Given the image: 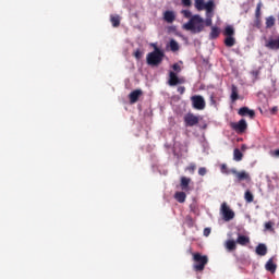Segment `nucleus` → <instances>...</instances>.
<instances>
[{"mask_svg": "<svg viewBox=\"0 0 279 279\" xmlns=\"http://www.w3.org/2000/svg\"><path fill=\"white\" fill-rule=\"evenodd\" d=\"M174 199L179 202V204H184L186 202V193L175 192Z\"/></svg>", "mask_w": 279, "mask_h": 279, "instance_id": "6ab92c4d", "label": "nucleus"}, {"mask_svg": "<svg viewBox=\"0 0 279 279\" xmlns=\"http://www.w3.org/2000/svg\"><path fill=\"white\" fill-rule=\"evenodd\" d=\"M221 169H227L226 165H222V166H221Z\"/></svg>", "mask_w": 279, "mask_h": 279, "instance_id": "a18cd8bd", "label": "nucleus"}, {"mask_svg": "<svg viewBox=\"0 0 279 279\" xmlns=\"http://www.w3.org/2000/svg\"><path fill=\"white\" fill-rule=\"evenodd\" d=\"M211 101H215V99L213 98V96H211Z\"/></svg>", "mask_w": 279, "mask_h": 279, "instance_id": "49530a36", "label": "nucleus"}, {"mask_svg": "<svg viewBox=\"0 0 279 279\" xmlns=\"http://www.w3.org/2000/svg\"><path fill=\"white\" fill-rule=\"evenodd\" d=\"M168 84H169V86H178V84H186V78L179 77L175 72L170 71Z\"/></svg>", "mask_w": 279, "mask_h": 279, "instance_id": "0eeeda50", "label": "nucleus"}, {"mask_svg": "<svg viewBox=\"0 0 279 279\" xmlns=\"http://www.w3.org/2000/svg\"><path fill=\"white\" fill-rule=\"evenodd\" d=\"M210 235V228H205L204 229V236H209Z\"/></svg>", "mask_w": 279, "mask_h": 279, "instance_id": "79ce46f5", "label": "nucleus"}, {"mask_svg": "<svg viewBox=\"0 0 279 279\" xmlns=\"http://www.w3.org/2000/svg\"><path fill=\"white\" fill-rule=\"evenodd\" d=\"M170 49L173 52L180 51V45L178 44V41H175L174 39H171L170 40Z\"/></svg>", "mask_w": 279, "mask_h": 279, "instance_id": "cd10ccee", "label": "nucleus"}, {"mask_svg": "<svg viewBox=\"0 0 279 279\" xmlns=\"http://www.w3.org/2000/svg\"><path fill=\"white\" fill-rule=\"evenodd\" d=\"M153 47L154 51L147 54L146 62L149 64V66H158V64H161L165 58V51L160 50L156 44H153Z\"/></svg>", "mask_w": 279, "mask_h": 279, "instance_id": "f03ea898", "label": "nucleus"}, {"mask_svg": "<svg viewBox=\"0 0 279 279\" xmlns=\"http://www.w3.org/2000/svg\"><path fill=\"white\" fill-rule=\"evenodd\" d=\"M265 47L267 49H270L271 51H278L279 50V36L277 38L270 37L265 43Z\"/></svg>", "mask_w": 279, "mask_h": 279, "instance_id": "9d476101", "label": "nucleus"}, {"mask_svg": "<svg viewBox=\"0 0 279 279\" xmlns=\"http://www.w3.org/2000/svg\"><path fill=\"white\" fill-rule=\"evenodd\" d=\"M204 10H206V14H215V0H209L205 3Z\"/></svg>", "mask_w": 279, "mask_h": 279, "instance_id": "dca6fc26", "label": "nucleus"}, {"mask_svg": "<svg viewBox=\"0 0 279 279\" xmlns=\"http://www.w3.org/2000/svg\"><path fill=\"white\" fill-rule=\"evenodd\" d=\"M274 221H268L265 223V230H269V232H274Z\"/></svg>", "mask_w": 279, "mask_h": 279, "instance_id": "473e14b6", "label": "nucleus"}, {"mask_svg": "<svg viewBox=\"0 0 279 279\" xmlns=\"http://www.w3.org/2000/svg\"><path fill=\"white\" fill-rule=\"evenodd\" d=\"M239 100V88L235 85L231 86V101L234 102Z\"/></svg>", "mask_w": 279, "mask_h": 279, "instance_id": "412c9836", "label": "nucleus"}, {"mask_svg": "<svg viewBox=\"0 0 279 279\" xmlns=\"http://www.w3.org/2000/svg\"><path fill=\"white\" fill-rule=\"evenodd\" d=\"M110 22L113 27H119V25H121V17L119 15H111Z\"/></svg>", "mask_w": 279, "mask_h": 279, "instance_id": "5701e85b", "label": "nucleus"}, {"mask_svg": "<svg viewBox=\"0 0 279 279\" xmlns=\"http://www.w3.org/2000/svg\"><path fill=\"white\" fill-rule=\"evenodd\" d=\"M177 92L179 93V95H184V93H186V87L184 86H179L177 88Z\"/></svg>", "mask_w": 279, "mask_h": 279, "instance_id": "4c0bfd02", "label": "nucleus"}, {"mask_svg": "<svg viewBox=\"0 0 279 279\" xmlns=\"http://www.w3.org/2000/svg\"><path fill=\"white\" fill-rule=\"evenodd\" d=\"M220 213L225 221H232V219H234V211L230 209L228 203L221 204Z\"/></svg>", "mask_w": 279, "mask_h": 279, "instance_id": "39448f33", "label": "nucleus"}, {"mask_svg": "<svg viewBox=\"0 0 279 279\" xmlns=\"http://www.w3.org/2000/svg\"><path fill=\"white\" fill-rule=\"evenodd\" d=\"M244 199L247 202V204H252L254 202V194L250 190H247L244 194Z\"/></svg>", "mask_w": 279, "mask_h": 279, "instance_id": "bb28decb", "label": "nucleus"}, {"mask_svg": "<svg viewBox=\"0 0 279 279\" xmlns=\"http://www.w3.org/2000/svg\"><path fill=\"white\" fill-rule=\"evenodd\" d=\"M181 1H182V4H183L185 8L191 7V0H181Z\"/></svg>", "mask_w": 279, "mask_h": 279, "instance_id": "a19ab883", "label": "nucleus"}, {"mask_svg": "<svg viewBox=\"0 0 279 279\" xmlns=\"http://www.w3.org/2000/svg\"><path fill=\"white\" fill-rule=\"evenodd\" d=\"M134 58H136V60H141L143 58V52H141L140 49H137L135 52H134Z\"/></svg>", "mask_w": 279, "mask_h": 279, "instance_id": "c9c22d12", "label": "nucleus"}, {"mask_svg": "<svg viewBox=\"0 0 279 279\" xmlns=\"http://www.w3.org/2000/svg\"><path fill=\"white\" fill-rule=\"evenodd\" d=\"M191 184V178L181 177L180 186L182 191H189V185Z\"/></svg>", "mask_w": 279, "mask_h": 279, "instance_id": "a211bd4d", "label": "nucleus"}, {"mask_svg": "<svg viewBox=\"0 0 279 279\" xmlns=\"http://www.w3.org/2000/svg\"><path fill=\"white\" fill-rule=\"evenodd\" d=\"M263 8V2H258L255 10V19H260L262 13L260 10Z\"/></svg>", "mask_w": 279, "mask_h": 279, "instance_id": "7c9ffc66", "label": "nucleus"}, {"mask_svg": "<svg viewBox=\"0 0 279 279\" xmlns=\"http://www.w3.org/2000/svg\"><path fill=\"white\" fill-rule=\"evenodd\" d=\"M195 169H197V166H195V163H191L189 167L185 168V171H190V173H195Z\"/></svg>", "mask_w": 279, "mask_h": 279, "instance_id": "72a5a7b5", "label": "nucleus"}, {"mask_svg": "<svg viewBox=\"0 0 279 279\" xmlns=\"http://www.w3.org/2000/svg\"><path fill=\"white\" fill-rule=\"evenodd\" d=\"M172 69H173V71H175L177 73H180V71H182V68H180V64H178V63H174V64L172 65Z\"/></svg>", "mask_w": 279, "mask_h": 279, "instance_id": "58836bf2", "label": "nucleus"}, {"mask_svg": "<svg viewBox=\"0 0 279 279\" xmlns=\"http://www.w3.org/2000/svg\"><path fill=\"white\" fill-rule=\"evenodd\" d=\"M238 114L240 117H250V119H254L256 117V111L250 109V107H242L239 109Z\"/></svg>", "mask_w": 279, "mask_h": 279, "instance_id": "9b49d317", "label": "nucleus"}, {"mask_svg": "<svg viewBox=\"0 0 279 279\" xmlns=\"http://www.w3.org/2000/svg\"><path fill=\"white\" fill-rule=\"evenodd\" d=\"M163 21H166V23H173V21H175V13L173 11L163 12Z\"/></svg>", "mask_w": 279, "mask_h": 279, "instance_id": "2eb2a0df", "label": "nucleus"}, {"mask_svg": "<svg viewBox=\"0 0 279 279\" xmlns=\"http://www.w3.org/2000/svg\"><path fill=\"white\" fill-rule=\"evenodd\" d=\"M219 34H221V29H219L217 26H211V32L209 34L211 40L219 38Z\"/></svg>", "mask_w": 279, "mask_h": 279, "instance_id": "aec40b11", "label": "nucleus"}, {"mask_svg": "<svg viewBox=\"0 0 279 279\" xmlns=\"http://www.w3.org/2000/svg\"><path fill=\"white\" fill-rule=\"evenodd\" d=\"M236 243L239 245H247V243H250V238H247L245 235H239L236 239Z\"/></svg>", "mask_w": 279, "mask_h": 279, "instance_id": "393cba45", "label": "nucleus"}, {"mask_svg": "<svg viewBox=\"0 0 279 279\" xmlns=\"http://www.w3.org/2000/svg\"><path fill=\"white\" fill-rule=\"evenodd\" d=\"M192 106L195 110H204L206 108V100L204 97L196 95L191 97Z\"/></svg>", "mask_w": 279, "mask_h": 279, "instance_id": "6e6552de", "label": "nucleus"}, {"mask_svg": "<svg viewBox=\"0 0 279 279\" xmlns=\"http://www.w3.org/2000/svg\"><path fill=\"white\" fill-rule=\"evenodd\" d=\"M142 95H143L142 89H135L131 92L129 95L130 104H136V101H138Z\"/></svg>", "mask_w": 279, "mask_h": 279, "instance_id": "ddd939ff", "label": "nucleus"}, {"mask_svg": "<svg viewBox=\"0 0 279 279\" xmlns=\"http://www.w3.org/2000/svg\"><path fill=\"white\" fill-rule=\"evenodd\" d=\"M182 14L185 19H193V13L190 10H183Z\"/></svg>", "mask_w": 279, "mask_h": 279, "instance_id": "f704fd0d", "label": "nucleus"}, {"mask_svg": "<svg viewBox=\"0 0 279 279\" xmlns=\"http://www.w3.org/2000/svg\"><path fill=\"white\" fill-rule=\"evenodd\" d=\"M213 16H215V14H206V20L204 22L206 27L213 26Z\"/></svg>", "mask_w": 279, "mask_h": 279, "instance_id": "c756f323", "label": "nucleus"}, {"mask_svg": "<svg viewBox=\"0 0 279 279\" xmlns=\"http://www.w3.org/2000/svg\"><path fill=\"white\" fill-rule=\"evenodd\" d=\"M270 156H272V158H279V149L271 150Z\"/></svg>", "mask_w": 279, "mask_h": 279, "instance_id": "ea45409f", "label": "nucleus"}, {"mask_svg": "<svg viewBox=\"0 0 279 279\" xmlns=\"http://www.w3.org/2000/svg\"><path fill=\"white\" fill-rule=\"evenodd\" d=\"M233 160H235V162H241V160H243V153H241L239 148L233 150Z\"/></svg>", "mask_w": 279, "mask_h": 279, "instance_id": "4be33fe9", "label": "nucleus"}, {"mask_svg": "<svg viewBox=\"0 0 279 279\" xmlns=\"http://www.w3.org/2000/svg\"><path fill=\"white\" fill-rule=\"evenodd\" d=\"M231 173H233V175H235V178L239 180V182H243V180L250 181V173L245 172V171H236L235 169L231 170Z\"/></svg>", "mask_w": 279, "mask_h": 279, "instance_id": "f8f14e48", "label": "nucleus"}, {"mask_svg": "<svg viewBox=\"0 0 279 279\" xmlns=\"http://www.w3.org/2000/svg\"><path fill=\"white\" fill-rule=\"evenodd\" d=\"M276 25V17L274 16H268L266 17V27L267 29H271Z\"/></svg>", "mask_w": 279, "mask_h": 279, "instance_id": "b1692460", "label": "nucleus"}, {"mask_svg": "<svg viewBox=\"0 0 279 279\" xmlns=\"http://www.w3.org/2000/svg\"><path fill=\"white\" fill-rule=\"evenodd\" d=\"M257 256H267V245L258 244L255 248Z\"/></svg>", "mask_w": 279, "mask_h": 279, "instance_id": "f3484780", "label": "nucleus"}, {"mask_svg": "<svg viewBox=\"0 0 279 279\" xmlns=\"http://www.w3.org/2000/svg\"><path fill=\"white\" fill-rule=\"evenodd\" d=\"M226 248L229 250V252H234V250H236V242H234V240L227 241Z\"/></svg>", "mask_w": 279, "mask_h": 279, "instance_id": "a878e982", "label": "nucleus"}, {"mask_svg": "<svg viewBox=\"0 0 279 279\" xmlns=\"http://www.w3.org/2000/svg\"><path fill=\"white\" fill-rule=\"evenodd\" d=\"M206 173H208V170L206 168L202 167L198 169V175L204 177L206 175Z\"/></svg>", "mask_w": 279, "mask_h": 279, "instance_id": "e433bc0d", "label": "nucleus"}, {"mask_svg": "<svg viewBox=\"0 0 279 279\" xmlns=\"http://www.w3.org/2000/svg\"><path fill=\"white\" fill-rule=\"evenodd\" d=\"M245 149H247V147L245 146V144L242 145V150L245 151Z\"/></svg>", "mask_w": 279, "mask_h": 279, "instance_id": "c03bdc74", "label": "nucleus"}, {"mask_svg": "<svg viewBox=\"0 0 279 279\" xmlns=\"http://www.w3.org/2000/svg\"><path fill=\"white\" fill-rule=\"evenodd\" d=\"M266 271H270V274H276V269H278V265L274 263V258L268 259L265 265Z\"/></svg>", "mask_w": 279, "mask_h": 279, "instance_id": "4468645a", "label": "nucleus"}, {"mask_svg": "<svg viewBox=\"0 0 279 279\" xmlns=\"http://www.w3.org/2000/svg\"><path fill=\"white\" fill-rule=\"evenodd\" d=\"M193 269L194 271H204L208 265V255H202V253H193Z\"/></svg>", "mask_w": 279, "mask_h": 279, "instance_id": "7ed1b4c3", "label": "nucleus"}, {"mask_svg": "<svg viewBox=\"0 0 279 279\" xmlns=\"http://www.w3.org/2000/svg\"><path fill=\"white\" fill-rule=\"evenodd\" d=\"M253 27H256L257 29H260L263 27V20L260 17H255Z\"/></svg>", "mask_w": 279, "mask_h": 279, "instance_id": "2f4dec72", "label": "nucleus"}, {"mask_svg": "<svg viewBox=\"0 0 279 279\" xmlns=\"http://www.w3.org/2000/svg\"><path fill=\"white\" fill-rule=\"evenodd\" d=\"M205 5H206V2H204V0H195V8L199 12H202V10H204Z\"/></svg>", "mask_w": 279, "mask_h": 279, "instance_id": "c85d7f7f", "label": "nucleus"}, {"mask_svg": "<svg viewBox=\"0 0 279 279\" xmlns=\"http://www.w3.org/2000/svg\"><path fill=\"white\" fill-rule=\"evenodd\" d=\"M270 112L271 114H276V112H278V107H272Z\"/></svg>", "mask_w": 279, "mask_h": 279, "instance_id": "37998d69", "label": "nucleus"}, {"mask_svg": "<svg viewBox=\"0 0 279 279\" xmlns=\"http://www.w3.org/2000/svg\"><path fill=\"white\" fill-rule=\"evenodd\" d=\"M225 45L227 47H234L236 45V38H234V26L228 25L223 31Z\"/></svg>", "mask_w": 279, "mask_h": 279, "instance_id": "20e7f679", "label": "nucleus"}, {"mask_svg": "<svg viewBox=\"0 0 279 279\" xmlns=\"http://www.w3.org/2000/svg\"><path fill=\"white\" fill-rule=\"evenodd\" d=\"M185 123V128H194V125L199 124V116H195L194 113H186L183 118Z\"/></svg>", "mask_w": 279, "mask_h": 279, "instance_id": "423d86ee", "label": "nucleus"}, {"mask_svg": "<svg viewBox=\"0 0 279 279\" xmlns=\"http://www.w3.org/2000/svg\"><path fill=\"white\" fill-rule=\"evenodd\" d=\"M183 29L192 34H201V32H204V19L199 15H193L190 21L183 25Z\"/></svg>", "mask_w": 279, "mask_h": 279, "instance_id": "f257e3e1", "label": "nucleus"}, {"mask_svg": "<svg viewBox=\"0 0 279 279\" xmlns=\"http://www.w3.org/2000/svg\"><path fill=\"white\" fill-rule=\"evenodd\" d=\"M230 128L238 132V134H243L245 130H247V121L245 119H241L239 122H231Z\"/></svg>", "mask_w": 279, "mask_h": 279, "instance_id": "1a4fd4ad", "label": "nucleus"}]
</instances>
